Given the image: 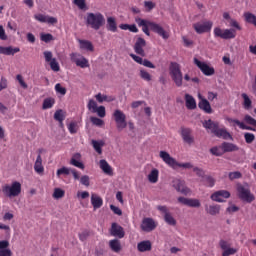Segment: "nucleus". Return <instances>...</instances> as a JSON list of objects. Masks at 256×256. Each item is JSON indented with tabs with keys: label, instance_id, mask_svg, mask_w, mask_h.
Segmentation results:
<instances>
[{
	"label": "nucleus",
	"instance_id": "1",
	"mask_svg": "<svg viewBox=\"0 0 256 256\" xmlns=\"http://www.w3.org/2000/svg\"><path fill=\"white\" fill-rule=\"evenodd\" d=\"M86 25L94 31H99L105 25V16L100 12H89L86 15Z\"/></svg>",
	"mask_w": 256,
	"mask_h": 256
},
{
	"label": "nucleus",
	"instance_id": "2",
	"mask_svg": "<svg viewBox=\"0 0 256 256\" xmlns=\"http://www.w3.org/2000/svg\"><path fill=\"white\" fill-rule=\"evenodd\" d=\"M159 155L162 161L172 169H177L178 167H181L182 169H193V164H191V162L179 163L175 158L171 157L167 151H160Z\"/></svg>",
	"mask_w": 256,
	"mask_h": 256
},
{
	"label": "nucleus",
	"instance_id": "3",
	"mask_svg": "<svg viewBox=\"0 0 256 256\" xmlns=\"http://www.w3.org/2000/svg\"><path fill=\"white\" fill-rule=\"evenodd\" d=\"M237 196L244 203H253L255 201V195L251 193L249 184H237L236 186Z\"/></svg>",
	"mask_w": 256,
	"mask_h": 256
},
{
	"label": "nucleus",
	"instance_id": "4",
	"mask_svg": "<svg viewBox=\"0 0 256 256\" xmlns=\"http://www.w3.org/2000/svg\"><path fill=\"white\" fill-rule=\"evenodd\" d=\"M169 74L176 87L183 86V72H181V65L177 62H171L169 66Z\"/></svg>",
	"mask_w": 256,
	"mask_h": 256
},
{
	"label": "nucleus",
	"instance_id": "5",
	"mask_svg": "<svg viewBox=\"0 0 256 256\" xmlns=\"http://www.w3.org/2000/svg\"><path fill=\"white\" fill-rule=\"evenodd\" d=\"M2 192L6 197H18L21 195V184L17 181L12 182V185H4L2 187Z\"/></svg>",
	"mask_w": 256,
	"mask_h": 256
},
{
	"label": "nucleus",
	"instance_id": "6",
	"mask_svg": "<svg viewBox=\"0 0 256 256\" xmlns=\"http://www.w3.org/2000/svg\"><path fill=\"white\" fill-rule=\"evenodd\" d=\"M114 121L118 131H123L127 127V116L123 111L116 109L113 113Z\"/></svg>",
	"mask_w": 256,
	"mask_h": 256
},
{
	"label": "nucleus",
	"instance_id": "7",
	"mask_svg": "<svg viewBox=\"0 0 256 256\" xmlns=\"http://www.w3.org/2000/svg\"><path fill=\"white\" fill-rule=\"evenodd\" d=\"M193 29L198 33V35H203V33H210L213 29V21H200L193 24Z\"/></svg>",
	"mask_w": 256,
	"mask_h": 256
},
{
	"label": "nucleus",
	"instance_id": "8",
	"mask_svg": "<svg viewBox=\"0 0 256 256\" xmlns=\"http://www.w3.org/2000/svg\"><path fill=\"white\" fill-rule=\"evenodd\" d=\"M214 37H220V39H235L237 33L235 29H221L219 27L214 28Z\"/></svg>",
	"mask_w": 256,
	"mask_h": 256
},
{
	"label": "nucleus",
	"instance_id": "9",
	"mask_svg": "<svg viewBox=\"0 0 256 256\" xmlns=\"http://www.w3.org/2000/svg\"><path fill=\"white\" fill-rule=\"evenodd\" d=\"M172 187L178 191V193H182V195H189V193H191V189L187 187L185 180L179 178H174L172 180Z\"/></svg>",
	"mask_w": 256,
	"mask_h": 256
},
{
	"label": "nucleus",
	"instance_id": "10",
	"mask_svg": "<svg viewBox=\"0 0 256 256\" xmlns=\"http://www.w3.org/2000/svg\"><path fill=\"white\" fill-rule=\"evenodd\" d=\"M43 55H44L46 63H49L50 69L52 71L57 73L61 70V67L59 66V62H57V58H53L52 51H44Z\"/></svg>",
	"mask_w": 256,
	"mask_h": 256
},
{
	"label": "nucleus",
	"instance_id": "11",
	"mask_svg": "<svg viewBox=\"0 0 256 256\" xmlns=\"http://www.w3.org/2000/svg\"><path fill=\"white\" fill-rule=\"evenodd\" d=\"M157 210L160 211V213L164 214V221L165 223H167V225H171L172 227H175L177 225V220H175L167 206L159 205L157 206Z\"/></svg>",
	"mask_w": 256,
	"mask_h": 256
},
{
	"label": "nucleus",
	"instance_id": "12",
	"mask_svg": "<svg viewBox=\"0 0 256 256\" xmlns=\"http://www.w3.org/2000/svg\"><path fill=\"white\" fill-rule=\"evenodd\" d=\"M194 65L198 67L203 75H206V77H211V75H215V69L213 67L209 66L205 62H201L197 58H194Z\"/></svg>",
	"mask_w": 256,
	"mask_h": 256
},
{
	"label": "nucleus",
	"instance_id": "13",
	"mask_svg": "<svg viewBox=\"0 0 256 256\" xmlns=\"http://www.w3.org/2000/svg\"><path fill=\"white\" fill-rule=\"evenodd\" d=\"M140 227L145 233H151L157 229V222L153 218H144Z\"/></svg>",
	"mask_w": 256,
	"mask_h": 256
},
{
	"label": "nucleus",
	"instance_id": "14",
	"mask_svg": "<svg viewBox=\"0 0 256 256\" xmlns=\"http://www.w3.org/2000/svg\"><path fill=\"white\" fill-rule=\"evenodd\" d=\"M229 197H231V193L227 190L216 191L210 196L216 203H225V199H229Z\"/></svg>",
	"mask_w": 256,
	"mask_h": 256
},
{
	"label": "nucleus",
	"instance_id": "15",
	"mask_svg": "<svg viewBox=\"0 0 256 256\" xmlns=\"http://www.w3.org/2000/svg\"><path fill=\"white\" fill-rule=\"evenodd\" d=\"M178 202L182 205H186L187 207H193L198 209L201 207V200L197 198H185V197H179Z\"/></svg>",
	"mask_w": 256,
	"mask_h": 256
},
{
	"label": "nucleus",
	"instance_id": "16",
	"mask_svg": "<svg viewBox=\"0 0 256 256\" xmlns=\"http://www.w3.org/2000/svg\"><path fill=\"white\" fill-rule=\"evenodd\" d=\"M223 19H224L225 25H227L228 27H233L237 31H241L242 29L241 25H239V22H237V20L231 18V15L229 14V12L223 13Z\"/></svg>",
	"mask_w": 256,
	"mask_h": 256
},
{
	"label": "nucleus",
	"instance_id": "17",
	"mask_svg": "<svg viewBox=\"0 0 256 256\" xmlns=\"http://www.w3.org/2000/svg\"><path fill=\"white\" fill-rule=\"evenodd\" d=\"M198 99H199V103H198L199 109L204 111V113H208V114L213 113L211 104L208 102L207 99L203 98V96L201 94H198Z\"/></svg>",
	"mask_w": 256,
	"mask_h": 256
},
{
	"label": "nucleus",
	"instance_id": "18",
	"mask_svg": "<svg viewBox=\"0 0 256 256\" xmlns=\"http://www.w3.org/2000/svg\"><path fill=\"white\" fill-rule=\"evenodd\" d=\"M110 235H112V237H117L118 239H123V237H125V230H123V227L119 224L112 223Z\"/></svg>",
	"mask_w": 256,
	"mask_h": 256
},
{
	"label": "nucleus",
	"instance_id": "19",
	"mask_svg": "<svg viewBox=\"0 0 256 256\" xmlns=\"http://www.w3.org/2000/svg\"><path fill=\"white\" fill-rule=\"evenodd\" d=\"M150 30L157 33L162 39H169V34L159 24L155 22L150 23Z\"/></svg>",
	"mask_w": 256,
	"mask_h": 256
},
{
	"label": "nucleus",
	"instance_id": "20",
	"mask_svg": "<svg viewBox=\"0 0 256 256\" xmlns=\"http://www.w3.org/2000/svg\"><path fill=\"white\" fill-rule=\"evenodd\" d=\"M147 45L145 42V39L138 38L135 45H134V51L137 53V55H141V57H145V50L143 49Z\"/></svg>",
	"mask_w": 256,
	"mask_h": 256
},
{
	"label": "nucleus",
	"instance_id": "21",
	"mask_svg": "<svg viewBox=\"0 0 256 256\" xmlns=\"http://www.w3.org/2000/svg\"><path fill=\"white\" fill-rule=\"evenodd\" d=\"M136 23L139 27H142V31L143 33H145V35H147L148 37L149 35H151V33L149 32V29H151V21L138 18L136 19Z\"/></svg>",
	"mask_w": 256,
	"mask_h": 256
},
{
	"label": "nucleus",
	"instance_id": "22",
	"mask_svg": "<svg viewBox=\"0 0 256 256\" xmlns=\"http://www.w3.org/2000/svg\"><path fill=\"white\" fill-rule=\"evenodd\" d=\"M185 105L186 108L190 111H193L197 109V101L194 99V97L191 94H185Z\"/></svg>",
	"mask_w": 256,
	"mask_h": 256
},
{
	"label": "nucleus",
	"instance_id": "23",
	"mask_svg": "<svg viewBox=\"0 0 256 256\" xmlns=\"http://www.w3.org/2000/svg\"><path fill=\"white\" fill-rule=\"evenodd\" d=\"M151 249H153V244L149 240H144L137 244V250L140 253H145L147 251H151Z\"/></svg>",
	"mask_w": 256,
	"mask_h": 256
},
{
	"label": "nucleus",
	"instance_id": "24",
	"mask_svg": "<svg viewBox=\"0 0 256 256\" xmlns=\"http://www.w3.org/2000/svg\"><path fill=\"white\" fill-rule=\"evenodd\" d=\"M181 136H182L184 143H187L188 145L193 144L194 138H193V136H191V129L182 128Z\"/></svg>",
	"mask_w": 256,
	"mask_h": 256
},
{
	"label": "nucleus",
	"instance_id": "25",
	"mask_svg": "<svg viewBox=\"0 0 256 256\" xmlns=\"http://www.w3.org/2000/svg\"><path fill=\"white\" fill-rule=\"evenodd\" d=\"M34 171L38 175H43L45 173V168L43 167V158H41V154H39L34 163Z\"/></svg>",
	"mask_w": 256,
	"mask_h": 256
},
{
	"label": "nucleus",
	"instance_id": "26",
	"mask_svg": "<svg viewBox=\"0 0 256 256\" xmlns=\"http://www.w3.org/2000/svg\"><path fill=\"white\" fill-rule=\"evenodd\" d=\"M91 205L94 210L101 209V207H103V198L93 193L91 195Z\"/></svg>",
	"mask_w": 256,
	"mask_h": 256
},
{
	"label": "nucleus",
	"instance_id": "27",
	"mask_svg": "<svg viewBox=\"0 0 256 256\" xmlns=\"http://www.w3.org/2000/svg\"><path fill=\"white\" fill-rule=\"evenodd\" d=\"M221 149L224 153H233L234 151H239V146L231 142H223L221 144Z\"/></svg>",
	"mask_w": 256,
	"mask_h": 256
},
{
	"label": "nucleus",
	"instance_id": "28",
	"mask_svg": "<svg viewBox=\"0 0 256 256\" xmlns=\"http://www.w3.org/2000/svg\"><path fill=\"white\" fill-rule=\"evenodd\" d=\"M203 127L205 129H208L209 131H211V133H213L215 135V133L217 132V129L219 128V122H214L212 120H206L203 122Z\"/></svg>",
	"mask_w": 256,
	"mask_h": 256
},
{
	"label": "nucleus",
	"instance_id": "29",
	"mask_svg": "<svg viewBox=\"0 0 256 256\" xmlns=\"http://www.w3.org/2000/svg\"><path fill=\"white\" fill-rule=\"evenodd\" d=\"M241 97L243 99L242 106L246 111H249L253 108V101L251 100V97L247 95V93H242Z\"/></svg>",
	"mask_w": 256,
	"mask_h": 256
},
{
	"label": "nucleus",
	"instance_id": "30",
	"mask_svg": "<svg viewBox=\"0 0 256 256\" xmlns=\"http://www.w3.org/2000/svg\"><path fill=\"white\" fill-rule=\"evenodd\" d=\"M100 169L105 173V175H113V168H111V165H109V162L107 160L102 159L99 162Z\"/></svg>",
	"mask_w": 256,
	"mask_h": 256
},
{
	"label": "nucleus",
	"instance_id": "31",
	"mask_svg": "<svg viewBox=\"0 0 256 256\" xmlns=\"http://www.w3.org/2000/svg\"><path fill=\"white\" fill-rule=\"evenodd\" d=\"M206 213H208V215H219V213H221V205L218 204H212L210 206H206L205 207Z\"/></svg>",
	"mask_w": 256,
	"mask_h": 256
},
{
	"label": "nucleus",
	"instance_id": "32",
	"mask_svg": "<svg viewBox=\"0 0 256 256\" xmlns=\"http://www.w3.org/2000/svg\"><path fill=\"white\" fill-rule=\"evenodd\" d=\"M21 49L19 47L13 48L11 46L3 47L0 46V53L1 55H15V53H19Z\"/></svg>",
	"mask_w": 256,
	"mask_h": 256
},
{
	"label": "nucleus",
	"instance_id": "33",
	"mask_svg": "<svg viewBox=\"0 0 256 256\" xmlns=\"http://www.w3.org/2000/svg\"><path fill=\"white\" fill-rule=\"evenodd\" d=\"M215 137H219L222 139H233V136H231V133L227 131L226 128H219L214 133Z\"/></svg>",
	"mask_w": 256,
	"mask_h": 256
},
{
	"label": "nucleus",
	"instance_id": "34",
	"mask_svg": "<svg viewBox=\"0 0 256 256\" xmlns=\"http://www.w3.org/2000/svg\"><path fill=\"white\" fill-rule=\"evenodd\" d=\"M93 149L98 153V155H101L103 153V147H105V141L103 140H92L91 141Z\"/></svg>",
	"mask_w": 256,
	"mask_h": 256
},
{
	"label": "nucleus",
	"instance_id": "35",
	"mask_svg": "<svg viewBox=\"0 0 256 256\" xmlns=\"http://www.w3.org/2000/svg\"><path fill=\"white\" fill-rule=\"evenodd\" d=\"M77 159H81V154L79 153L74 154L70 160V165H73L74 167H78V169H85V165Z\"/></svg>",
	"mask_w": 256,
	"mask_h": 256
},
{
	"label": "nucleus",
	"instance_id": "36",
	"mask_svg": "<svg viewBox=\"0 0 256 256\" xmlns=\"http://www.w3.org/2000/svg\"><path fill=\"white\" fill-rule=\"evenodd\" d=\"M109 247L113 253H120L122 246H121V241L118 239H112L109 241Z\"/></svg>",
	"mask_w": 256,
	"mask_h": 256
},
{
	"label": "nucleus",
	"instance_id": "37",
	"mask_svg": "<svg viewBox=\"0 0 256 256\" xmlns=\"http://www.w3.org/2000/svg\"><path fill=\"white\" fill-rule=\"evenodd\" d=\"M106 27L108 31H111L112 33H117V22L115 21V18L108 17Z\"/></svg>",
	"mask_w": 256,
	"mask_h": 256
},
{
	"label": "nucleus",
	"instance_id": "38",
	"mask_svg": "<svg viewBox=\"0 0 256 256\" xmlns=\"http://www.w3.org/2000/svg\"><path fill=\"white\" fill-rule=\"evenodd\" d=\"M78 43L80 45V49H84L85 51H93L94 49L91 41L79 39Z\"/></svg>",
	"mask_w": 256,
	"mask_h": 256
},
{
	"label": "nucleus",
	"instance_id": "39",
	"mask_svg": "<svg viewBox=\"0 0 256 256\" xmlns=\"http://www.w3.org/2000/svg\"><path fill=\"white\" fill-rule=\"evenodd\" d=\"M244 21L246 23H249L250 25H254L256 27V16L255 14L251 12H245L244 13Z\"/></svg>",
	"mask_w": 256,
	"mask_h": 256
},
{
	"label": "nucleus",
	"instance_id": "40",
	"mask_svg": "<svg viewBox=\"0 0 256 256\" xmlns=\"http://www.w3.org/2000/svg\"><path fill=\"white\" fill-rule=\"evenodd\" d=\"M148 181L150 183H157V181H159V170L156 168L152 169L148 174Z\"/></svg>",
	"mask_w": 256,
	"mask_h": 256
},
{
	"label": "nucleus",
	"instance_id": "41",
	"mask_svg": "<svg viewBox=\"0 0 256 256\" xmlns=\"http://www.w3.org/2000/svg\"><path fill=\"white\" fill-rule=\"evenodd\" d=\"M95 99L96 101H98V103H103L104 101H106L107 103H111V101H115V98L111 96L103 95L101 93L96 94Z\"/></svg>",
	"mask_w": 256,
	"mask_h": 256
},
{
	"label": "nucleus",
	"instance_id": "42",
	"mask_svg": "<svg viewBox=\"0 0 256 256\" xmlns=\"http://www.w3.org/2000/svg\"><path fill=\"white\" fill-rule=\"evenodd\" d=\"M202 182L206 187H215V178L213 176H204Z\"/></svg>",
	"mask_w": 256,
	"mask_h": 256
},
{
	"label": "nucleus",
	"instance_id": "43",
	"mask_svg": "<svg viewBox=\"0 0 256 256\" xmlns=\"http://www.w3.org/2000/svg\"><path fill=\"white\" fill-rule=\"evenodd\" d=\"M210 153L212 155H214L215 157H221L225 154V152L223 151V148H221V146L217 147L214 146L210 149Z\"/></svg>",
	"mask_w": 256,
	"mask_h": 256
},
{
	"label": "nucleus",
	"instance_id": "44",
	"mask_svg": "<svg viewBox=\"0 0 256 256\" xmlns=\"http://www.w3.org/2000/svg\"><path fill=\"white\" fill-rule=\"evenodd\" d=\"M75 65L77 67H80L81 69H85L87 67H89V60H87V58H85L84 56H82L78 62L75 63Z\"/></svg>",
	"mask_w": 256,
	"mask_h": 256
},
{
	"label": "nucleus",
	"instance_id": "45",
	"mask_svg": "<svg viewBox=\"0 0 256 256\" xmlns=\"http://www.w3.org/2000/svg\"><path fill=\"white\" fill-rule=\"evenodd\" d=\"M54 119L55 121H58L59 123L62 124V121H65V112H63V110H57L54 113Z\"/></svg>",
	"mask_w": 256,
	"mask_h": 256
},
{
	"label": "nucleus",
	"instance_id": "46",
	"mask_svg": "<svg viewBox=\"0 0 256 256\" xmlns=\"http://www.w3.org/2000/svg\"><path fill=\"white\" fill-rule=\"evenodd\" d=\"M72 3L80 9V11H85L87 10V3L85 0H73Z\"/></svg>",
	"mask_w": 256,
	"mask_h": 256
},
{
	"label": "nucleus",
	"instance_id": "47",
	"mask_svg": "<svg viewBox=\"0 0 256 256\" xmlns=\"http://www.w3.org/2000/svg\"><path fill=\"white\" fill-rule=\"evenodd\" d=\"M226 121H228V123H231L233 127H239V129H242L245 123V122L239 121L238 119H233L229 117H226Z\"/></svg>",
	"mask_w": 256,
	"mask_h": 256
},
{
	"label": "nucleus",
	"instance_id": "48",
	"mask_svg": "<svg viewBox=\"0 0 256 256\" xmlns=\"http://www.w3.org/2000/svg\"><path fill=\"white\" fill-rule=\"evenodd\" d=\"M40 40L44 43H51V41H55V38L49 33H41Z\"/></svg>",
	"mask_w": 256,
	"mask_h": 256
},
{
	"label": "nucleus",
	"instance_id": "49",
	"mask_svg": "<svg viewBox=\"0 0 256 256\" xmlns=\"http://www.w3.org/2000/svg\"><path fill=\"white\" fill-rule=\"evenodd\" d=\"M55 105V100L53 98H46L43 101L42 109H51Z\"/></svg>",
	"mask_w": 256,
	"mask_h": 256
},
{
	"label": "nucleus",
	"instance_id": "50",
	"mask_svg": "<svg viewBox=\"0 0 256 256\" xmlns=\"http://www.w3.org/2000/svg\"><path fill=\"white\" fill-rule=\"evenodd\" d=\"M56 175L58 179L61 177V175H71V168H67L64 166L57 170Z\"/></svg>",
	"mask_w": 256,
	"mask_h": 256
},
{
	"label": "nucleus",
	"instance_id": "51",
	"mask_svg": "<svg viewBox=\"0 0 256 256\" xmlns=\"http://www.w3.org/2000/svg\"><path fill=\"white\" fill-rule=\"evenodd\" d=\"M52 196L54 199H62V197H65V191L61 188H55Z\"/></svg>",
	"mask_w": 256,
	"mask_h": 256
},
{
	"label": "nucleus",
	"instance_id": "52",
	"mask_svg": "<svg viewBox=\"0 0 256 256\" xmlns=\"http://www.w3.org/2000/svg\"><path fill=\"white\" fill-rule=\"evenodd\" d=\"M244 139L248 145H251V143H253V141H255V134H253L251 132H246V133H244Z\"/></svg>",
	"mask_w": 256,
	"mask_h": 256
},
{
	"label": "nucleus",
	"instance_id": "53",
	"mask_svg": "<svg viewBox=\"0 0 256 256\" xmlns=\"http://www.w3.org/2000/svg\"><path fill=\"white\" fill-rule=\"evenodd\" d=\"M90 121L96 127H103V125H105V122L101 118L91 117Z\"/></svg>",
	"mask_w": 256,
	"mask_h": 256
},
{
	"label": "nucleus",
	"instance_id": "54",
	"mask_svg": "<svg viewBox=\"0 0 256 256\" xmlns=\"http://www.w3.org/2000/svg\"><path fill=\"white\" fill-rule=\"evenodd\" d=\"M244 123H246L247 125H252L253 127H256L255 118L251 117V115L249 114H246L244 116Z\"/></svg>",
	"mask_w": 256,
	"mask_h": 256
},
{
	"label": "nucleus",
	"instance_id": "55",
	"mask_svg": "<svg viewBox=\"0 0 256 256\" xmlns=\"http://www.w3.org/2000/svg\"><path fill=\"white\" fill-rule=\"evenodd\" d=\"M87 108L91 111V113H95V110L98 108L97 102L93 99H90L88 101Z\"/></svg>",
	"mask_w": 256,
	"mask_h": 256
},
{
	"label": "nucleus",
	"instance_id": "56",
	"mask_svg": "<svg viewBox=\"0 0 256 256\" xmlns=\"http://www.w3.org/2000/svg\"><path fill=\"white\" fill-rule=\"evenodd\" d=\"M83 57V55H81L80 53L77 52H72L70 54V61H72V63H78V61Z\"/></svg>",
	"mask_w": 256,
	"mask_h": 256
},
{
	"label": "nucleus",
	"instance_id": "57",
	"mask_svg": "<svg viewBox=\"0 0 256 256\" xmlns=\"http://www.w3.org/2000/svg\"><path fill=\"white\" fill-rule=\"evenodd\" d=\"M55 91L56 93H59L60 95H66L67 94V89L63 86H61L60 83H57L55 85Z\"/></svg>",
	"mask_w": 256,
	"mask_h": 256
},
{
	"label": "nucleus",
	"instance_id": "58",
	"mask_svg": "<svg viewBox=\"0 0 256 256\" xmlns=\"http://www.w3.org/2000/svg\"><path fill=\"white\" fill-rule=\"evenodd\" d=\"M68 131L71 135H75L77 133V122H71L68 124Z\"/></svg>",
	"mask_w": 256,
	"mask_h": 256
},
{
	"label": "nucleus",
	"instance_id": "59",
	"mask_svg": "<svg viewBox=\"0 0 256 256\" xmlns=\"http://www.w3.org/2000/svg\"><path fill=\"white\" fill-rule=\"evenodd\" d=\"M97 113L98 117H105V115H107L106 111H105V106H99L98 108L95 109V112Z\"/></svg>",
	"mask_w": 256,
	"mask_h": 256
},
{
	"label": "nucleus",
	"instance_id": "60",
	"mask_svg": "<svg viewBox=\"0 0 256 256\" xmlns=\"http://www.w3.org/2000/svg\"><path fill=\"white\" fill-rule=\"evenodd\" d=\"M140 77L144 81H151V74H149V72H147L146 70H140Z\"/></svg>",
	"mask_w": 256,
	"mask_h": 256
},
{
	"label": "nucleus",
	"instance_id": "61",
	"mask_svg": "<svg viewBox=\"0 0 256 256\" xmlns=\"http://www.w3.org/2000/svg\"><path fill=\"white\" fill-rule=\"evenodd\" d=\"M193 171H194V173H196V175L198 177H201V179L205 178V170L204 169H201L199 167H194Z\"/></svg>",
	"mask_w": 256,
	"mask_h": 256
},
{
	"label": "nucleus",
	"instance_id": "62",
	"mask_svg": "<svg viewBox=\"0 0 256 256\" xmlns=\"http://www.w3.org/2000/svg\"><path fill=\"white\" fill-rule=\"evenodd\" d=\"M228 177L230 181H233L235 179H241V172H230Z\"/></svg>",
	"mask_w": 256,
	"mask_h": 256
},
{
	"label": "nucleus",
	"instance_id": "63",
	"mask_svg": "<svg viewBox=\"0 0 256 256\" xmlns=\"http://www.w3.org/2000/svg\"><path fill=\"white\" fill-rule=\"evenodd\" d=\"M237 253V249L235 248H227L223 253L222 256H231Z\"/></svg>",
	"mask_w": 256,
	"mask_h": 256
},
{
	"label": "nucleus",
	"instance_id": "64",
	"mask_svg": "<svg viewBox=\"0 0 256 256\" xmlns=\"http://www.w3.org/2000/svg\"><path fill=\"white\" fill-rule=\"evenodd\" d=\"M80 183H81V185H84L85 187H89V185H90L89 176L83 175L80 178Z\"/></svg>",
	"mask_w": 256,
	"mask_h": 256
}]
</instances>
